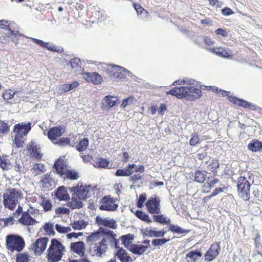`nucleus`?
Wrapping results in <instances>:
<instances>
[{
    "label": "nucleus",
    "instance_id": "f257e3e1",
    "mask_svg": "<svg viewBox=\"0 0 262 262\" xmlns=\"http://www.w3.org/2000/svg\"><path fill=\"white\" fill-rule=\"evenodd\" d=\"M183 85L186 86L176 87L167 91L166 94L174 96L178 98H185L188 101H193L199 99L202 95V91L198 85V82L192 79L185 78L175 81L172 85Z\"/></svg>",
    "mask_w": 262,
    "mask_h": 262
},
{
    "label": "nucleus",
    "instance_id": "f03ea898",
    "mask_svg": "<svg viewBox=\"0 0 262 262\" xmlns=\"http://www.w3.org/2000/svg\"><path fill=\"white\" fill-rule=\"evenodd\" d=\"M3 198L5 208L13 210L23 199V193L18 189L9 188L4 193Z\"/></svg>",
    "mask_w": 262,
    "mask_h": 262
},
{
    "label": "nucleus",
    "instance_id": "7ed1b4c3",
    "mask_svg": "<svg viewBox=\"0 0 262 262\" xmlns=\"http://www.w3.org/2000/svg\"><path fill=\"white\" fill-rule=\"evenodd\" d=\"M104 70L113 80L124 79L127 76H132V73L122 67L116 65L105 64Z\"/></svg>",
    "mask_w": 262,
    "mask_h": 262
},
{
    "label": "nucleus",
    "instance_id": "20e7f679",
    "mask_svg": "<svg viewBox=\"0 0 262 262\" xmlns=\"http://www.w3.org/2000/svg\"><path fill=\"white\" fill-rule=\"evenodd\" d=\"M108 234H110L111 236H107L106 238L104 237V235L100 232H95L92 233L90 236L86 238L87 242H96L100 241L99 242V246H106L105 243L106 242L107 240L110 241L111 242H114L115 246H117L118 242L115 238V235L113 234V231H109L107 232Z\"/></svg>",
    "mask_w": 262,
    "mask_h": 262
},
{
    "label": "nucleus",
    "instance_id": "39448f33",
    "mask_svg": "<svg viewBox=\"0 0 262 262\" xmlns=\"http://www.w3.org/2000/svg\"><path fill=\"white\" fill-rule=\"evenodd\" d=\"M71 192L77 195L82 200H85L90 198L94 193L93 188L90 185H82L78 184L77 186L70 188Z\"/></svg>",
    "mask_w": 262,
    "mask_h": 262
},
{
    "label": "nucleus",
    "instance_id": "423d86ee",
    "mask_svg": "<svg viewBox=\"0 0 262 262\" xmlns=\"http://www.w3.org/2000/svg\"><path fill=\"white\" fill-rule=\"evenodd\" d=\"M237 187L238 195L244 200H248L250 194V183L245 177L238 178Z\"/></svg>",
    "mask_w": 262,
    "mask_h": 262
},
{
    "label": "nucleus",
    "instance_id": "0eeeda50",
    "mask_svg": "<svg viewBox=\"0 0 262 262\" xmlns=\"http://www.w3.org/2000/svg\"><path fill=\"white\" fill-rule=\"evenodd\" d=\"M65 251V247H49L46 256L48 261L58 262L61 260Z\"/></svg>",
    "mask_w": 262,
    "mask_h": 262
},
{
    "label": "nucleus",
    "instance_id": "6e6552de",
    "mask_svg": "<svg viewBox=\"0 0 262 262\" xmlns=\"http://www.w3.org/2000/svg\"><path fill=\"white\" fill-rule=\"evenodd\" d=\"M118 206L114 199L110 196H105L102 199L99 209L101 210L114 211L117 210Z\"/></svg>",
    "mask_w": 262,
    "mask_h": 262
},
{
    "label": "nucleus",
    "instance_id": "1a4fd4ad",
    "mask_svg": "<svg viewBox=\"0 0 262 262\" xmlns=\"http://www.w3.org/2000/svg\"><path fill=\"white\" fill-rule=\"evenodd\" d=\"M160 200L158 198H150L146 203L147 210L152 214H159L160 212Z\"/></svg>",
    "mask_w": 262,
    "mask_h": 262
},
{
    "label": "nucleus",
    "instance_id": "9d476101",
    "mask_svg": "<svg viewBox=\"0 0 262 262\" xmlns=\"http://www.w3.org/2000/svg\"><path fill=\"white\" fill-rule=\"evenodd\" d=\"M22 237L16 234H9L6 237V246H25Z\"/></svg>",
    "mask_w": 262,
    "mask_h": 262
},
{
    "label": "nucleus",
    "instance_id": "9b49d317",
    "mask_svg": "<svg viewBox=\"0 0 262 262\" xmlns=\"http://www.w3.org/2000/svg\"><path fill=\"white\" fill-rule=\"evenodd\" d=\"M31 125L30 122L16 124L14 127L13 131L17 135L26 137L31 129Z\"/></svg>",
    "mask_w": 262,
    "mask_h": 262
},
{
    "label": "nucleus",
    "instance_id": "f8f14e48",
    "mask_svg": "<svg viewBox=\"0 0 262 262\" xmlns=\"http://www.w3.org/2000/svg\"><path fill=\"white\" fill-rule=\"evenodd\" d=\"M96 221L99 226H103L114 229L117 228L116 221L113 219L97 216Z\"/></svg>",
    "mask_w": 262,
    "mask_h": 262
},
{
    "label": "nucleus",
    "instance_id": "ddd939ff",
    "mask_svg": "<svg viewBox=\"0 0 262 262\" xmlns=\"http://www.w3.org/2000/svg\"><path fill=\"white\" fill-rule=\"evenodd\" d=\"M31 213L32 212H30L29 210L22 212L21 217L18 220L19 223L25 226H31L37 224L38 222L31 216Z\"/></svg>",
    "mask_w": 262,
    "mask_h": 262
},
{
    "label": "nucleus",
    "instance_id": "4468645a",
    "mask_svg": "<svg viewBox=\"0 0 262 262\" xmlns=\"http://www.w3.org/2000/svg\"><path fill=\"white\" fill-rule=\"evenodd\" d=\"M63 132V130L61 127H54L48 131V136L52 142L55 144L57 143V140L62 135Z\"/></svg>",
    "mask_w": 262,
    "mask_h": 262
},
{
    "label": "nucleus",
    "instance_id": "2eb2a0df",
    "mask_svg": "<svg viewBox=\"0 0 262 262\" xmlns=\"http://www.w3.org/2000/svg\"><path fill=\"white\" fill-rule=\"evenodd\" d=\"M83 78L88 82H92L94 84H97L102 81V77L97 73H84L83 74Z\"/></svg>",
    "mask_w": 262,
    "mask_h": 262
},
{
    "label": "nucleus",
    "instance_id": "dca6fc26",
    "mask_svg": "<svg viewBox=\"0 0 262 262\" xmlns=\"http://www.w3.org/2000/svg\"><path fill=\"white\" fill-rule=\"evenodd\" d=\"M228 101L236 105H238L245 108H251L253 109V108L255 107L254 105H253L251 103L243 99H238L234 96H229Z\"/></svg>",
    "mask_w": 262,
    "mask_h": 262
},
{
    "label": "nucleus",
    "instance_id": "f3484780",
    "mask_svg": "<svg viewBox=\"0 0 262 262\" xmlns=\"http://www.w3.org/2000/svg\"><path fill=\"white\" fill-rule=\"evenodd\" d=\"M28 150L30 155L36 159H40L42 157L40 148L37 147V145L34 142L28 145Z\"/></svg>",
    "mask_w": 262,
    "mask_h": 262
},
{
    "label": "nucleus",
    "instance_id": "a211bd4d",
    "mask_svg": "<svg viewBox=\"0 0 262 262\" xmlns=\"http://www.w3.org/2000/svg\"><path fill=\"white\" fill-rule=\"evenodd\" d=\"M55 196L59 201H68L70 199V195L64 186H60L57 188L55 192Z\"/></svg>",
    "mask_w": 262,
    "mask_h": 262
},
{
    "label": "nucleus",
    "instance_id": "6ab92c4d",
    "mask_svg": "<svg viewBox=\"0 0 262 262\" xmlns=\"http://www.w3.org/2000/svg\"><path fill=\"white\" fill-rule=\"evenodd\" d=\"M220 250V247H217V248H215L214 247H210L205 254V260L207 261H212L219 255Z\"/></svg>",
    "mask_w": 262,
    "mask_h": 262
},
{
    "label": "nucleus",
    "instance_id": "aec40b11",
    "mask_svg": "<svg viewBox=\"0 0 262 262\" xmlns=\"http://www.w3.org/2000/svg\"><path fill=\"white\" fill-rule=\"evenodd\" d=\"M54 168L56 172L63 176L68 169L67 165L63 160L59 159L54 164Z\"/></svg>",
    "mask_w": 262,
    "mask_h": 262
},
{
    "label": "nucleus",
    "instance_id": "412c9836",
    "mask_svg": "<svg viewBox=\"0 0 262 262\" xmlns=\"http://www.w3.org/2000/svg\"><path fill=\"white\" fill-rule=\"evenodd\" d=\"M92 11V17L96 20L102 21L106 19V15L105 12L98 7H94Z\"/></svg>",
    "mask_w": 262,
    "mask_h": 262
},
{
    "label": "nucleus",
    "instance_id": "4be33fe9",
    "mask_svg": "<svg viewBox=\"0 0 262 262\" xmlns=\"http://www.w3.org/2000/svg\"><path fill=\"white\" fill-rule=\"evenodd\" d=\"M117 100V98L114 96H105L102 100V108L108 109L114 106L116 104Z\"/></svg>",
    "mask_w": 262,
    "mask_h": 262
},
{
    "label": "nucleus",
    "instance_id": "5701e85b",
    "mask_svg": "<svg viewBox=\"0 0 262 262\" xmlns=\"http://www.w3.org/2000/svg\"><path fill=\"white\" fill-rule=\"evenodd\" d=\"M83 201L73 193L72 200L69 203V206L72 209H80L82 207Z\"/></svg>",
    "mask_w": 262,
    "mask_h": 262
},
{
    "label": "nucleus",
    "instance_id": "b1692460",
    "mask_svg": "<svg viewBox=\"0 0 262 262\" xmlns=\"http://www.w3.org/2000/svg\"><path fill=\"white\" fill-rule=\"evenodd\" d=\"M31 39L37 45L41 47L45 48L49 51H58V50L56 49V47L52 42H46L42 40L34 38H31Z\"/></svg>",
    "mask_w": 262,
    "mask_h": 262
},
{
    "label": "nucleus",
    "instance_id": "393cba45",
    "mask_svg": "<svg viewBox=\"0 0 262 262\" xmlns=\"http://www.w3.org/2000/svg\"><path fill=\"white\" fill-rule=\"evenodd\" d=\"M115 256L119 259L121 262H132L133 260L127 252L122 248H120Z\"/></svg>",
    "mask_w": 262,
    "mask_h": 262
},
{
    "label": "nucleus",
    "instance_id": "a878e982",
    "mask_svg": "<svg viewBox=\"0 0 262 262\" xmlns=\"http://www.w3.org/2000/svg\"><path fill=\"white\" fill-rule=\"evenodd\" d=\"M202 256V253L199 250L190 251L186 254L187 262H197Z\"/></svg>",
    "mask_w": 262,
    "mask_h": 262
},
{
    "label": "nucleus",
    "instance_id": "bb28decb",
    "mask_svg": "<svg viewBox=\"0 0 262 262\" xmlns=\"http://www.w3.org/2000/svg\"><path fill=\"white\" fill-rule=\"evenodd\" d=\"M210 50L212 52L222 57H228L232 56V53L227 49L215 48Z\"/></svg>",
    "mask_w": 262,
    "mask_h": 262
},
{
    "label": "nucleus",
    "instance_id": "cd10ccee",
    "mask_svg": "<svg viewBox=\"0 0 262 262\" xmlns=\"http://www.w3.org/2000/svg\"><path fill=\"white\" fill-rule=\"evenodd\" d=\"M53 179L50 173H47L44 175L41 179V183L42 186L47 189H49L53 183Z\"/></svg>",
    "mask_w": 262,
    "mask_h": 262
},
{
    "label": "nucleus",
    "instance_id": "c85d7f7f",
    "mask_svg": "<svg viewBox=\"0 0 262 262\" xmlns=\"http://www.w3.org/2000/svg\"><path fill=\"white\" fill-rule=\"evenodd\" d=\"M107 247H93V249H90V252L92 256L101 257L105 253Z\"/></svg>",
    "mask_w": 262,
    "mask_h": 262
},
{
    "label": "nucleus",
    "instance_id": "c756f323",
    "mask_svg": "<svg viewBox=\"0 0 262 262\" xmlns=\"http://www.w3.org/2000/svg\"><path fill=\"white\" fill-rule=\"evenodd\" d=\"M79 86V83L77 81H74L71 84H64L60 86V90L61 92L65 93L71 90H75Z\"/></svg>",
    "mask_w": 262,
    "mask_h": 262
},
{
    "label": "nucleus",
    "instance_id": "7c9ffc66",
    "mask_svg": "<svg viewBox=\"0 0 262 262\" xmlns=\"http://www.w3.org/2000/svg\"><path fill=\"white\" fill-rule=\"evenodd\" d=\"M207 169L212 172L213 174L216 175L219 167V161L216 160H211L207 165Z\"/></svg>",
    "mask_w": 262,
    "mask_h": 262
},
{
    "label": "nucleus",
    "instance_id": "2f4dec72",
    "mask_svg": "<svg viewBox=\"0 0 262 262\" xmlns=\"http://www.w3.org/2000/svg\"><path fill=\"white\" fill-rule=\"evenodd\" d=\"M207 172L206 171H196L194 174V181L199 183H203L206 180Z\"/></svg>",
    "mask_w": 262,
    "mask_h": 262
},
{
    "label": "nucleus",
    "instance_id": "473e14b6",
    "mask_svg": "<svg viewBox=\"0 0 262 262\" xmlns=\"http://www.w3.org/2000/svg\"><path fill=\"white\" fill-rule=\"evenodd\" d=\"M249 150L256 152L262 149V142L258 140H255L250 143L248 145Z\"/></svg>",
    "mask_w": 262,
    "mask_h": 262
},
{
    "label": "nucleus",
    "instance_id": "72a5a7b5",
    "mask_svg": "<svg viewBox=\"0 0 262 262\" xmlns=\"http://www.w3.org/2000/svg\"><path fill=\"white\" fill-rule=\"evenodd\" d=\"M88 224V223L87 222L82 220H79L71 224V226L75 230H82L84 229Z\"/></svg>",
    "mask_w": 262,
    "mask_h": 262
},
{
    "label": "nucleus",
    "instance_id": "f704fd0d",
    "mask_svg": "<svg viewBox=\"0 0 262 262\" xmlns=\"http://www.w3.org/2000/svg\"><path fill=\"white\" fill-rule=\"evenodd\" d=\"M154 220L156 222L165 225H169L170 223V219L163 214L154 215Z\"/></svg>",
    "mask_w": 262,
    "mask_h": 262
},
{
    "label": "nucleus",
    "instance_id": "c9c22d12",
    "mask_svg": "<svg viewBox=\"0 0 262 262\" xmlns=\"http://www.w3.org/2000/svg\"><path fill=\"white\" fill-rule=\"evenodd\" d=\"M71 65L72 70L75 72L81 71V61L79 58H76L71 60Z\"/></svg>",
    "mask_w": 262,
    "mask_h": 262
},
{
    "label": "nucleus",
    "instance_id": "e433bc0d",
    "mask_svg": "<svg viewBox=\"0 0 262 262\" xmlns=\"http://www.w3.org/2000/svg\"><path fill=\"white\" fill-rule=\"evenodd\" d=\"M110 164V162L105 159L98 158L96 159L94 164V166L97 167H107Z\"/></svg>",
    "mask_w": 262,
    "mask_h": 262
},
{
    "label": "nucleus",
    "instance_id": "4c0bfd02",
    "mask_svg": "<svg viewBox=\"0 0 262 262\" xmlns=\"http://www.w3.org/2000/svg\"><path fill=\"white\" fill-rule=\"evenodd\" d=\"M0 167L3 170H8L11 168L10 162L7 156L0 157Z\"/></svg>",
    "mask_w": 262,
    "mask_h": 262
},
{
    "label": "nucleus",
    "instance_id": "58836bf2",
    "mask_svg": "<svg viewBox=\"0 0 262 262\" xmlns=\"http://www.w3.org/2000/svg\"><path fill=\"white\" fill-rule=\"evenodd\" d=\"M71 251L78 254L81 258H86L85 247H70Z\"/></svg>",
    "mask_w": 262,
    "mask_h": 262
},
{
    "label": "nucleus",
    "instance_id": "ea45409f",
    "mask_svg": "<svg viewBox=\"0 0 262 262\" xmlns=\"http://www.w3.org/2000/svg\"><path fill=\"white\" fill-rule=\"evenodd\" d=\"M169 230L176 233H186L188 231L178 225H174V224H169Z\"/></svg>",
    "mask_w": 262,
    "mask_h": 262
},
{
    "label": "nucleus",
    "instance_id": "a19ab883",
    "mask_svg": "<svg viewBox=\"0 0 262 262\" xmlns=\"http://www.w3.org/2000/svg\"><path fill=\"white\" fill-rule=\"evenodd\" d=\"M7 31L9 32V34L10 35V39L14 42L16 45H17L18 42V39L17 38L18 35L20 36V34H18V31L12 30L11 28L9 27V29L7 30Z\"/></svg>",
    "mask_w": 262,
    "mask_h": 262
},
{
    "label": "nucleus",
    "instance_id": "79ce46f5",
    "mask_svg": "<svg viewBox=\"0 0 262 262\" xmlns=\"http://www.w3.org/2000/svg\"><path fill=\"white\" fill-rule=\"evenodd\" d=\"M133 172L134 171H130V169H127V168L119 169L116 171L115 175L117 177L130 176Z\"/></svg>",
    "mask_w": 262,
    "mask_h": 262
},
{
    "label": "nucleus",
    "instance_id": "37998d69",
    "mask_svg": "<svg viewBox=\"0 0 262 262\" xmlns=\"http://www.w3.org/2000/svg\"><path fill=\"white\" fill-rule=\"evenodd\" d=\"M43 228L48 235H54L55 234L53 224L51 223H46Z\"/></svg>",
    "mask_w": 262,
    "mask_h": 262
},
{
    "label": "nucleus",
    "instance_id": "c03bdc74",
    "mask_svg": "<svg viewBox=\"0 0 262 262\" xmlns=\"http://www.w3.org/2000/svg\"><path fill=\"white\" fill-rule=\"evenodd\" d=\"M129 251L133 253L138 255L143 254L148 247H130Z\"/></svg>",
    "mask_w": 262,
    "mask_h": 262
},
{
    "label": "nucleus",
    "instance_id": "a18cd8bd",
    "mask_svg": "<svg viewBox=\"0 0 262 262\" xmlns=\"http://www.w3.org/2000/svg\"><path fill=\"white\" fill-rule=\"evenodd\" d=\"M63 176L71 180H76L78 178V173L76 171L68 169L66 171Z\"/></svg>",
    "mask_w": 262,
    "mask_h": 262
},
{
    "label": "nucleus",
    "instance_id": "49530a36",
    "mask_svg": "<svg viewBox=\"0 0 262 262\" xmlns=\"http://www.w3.org/2000/svg\"><path fill=\"white\" fill-rule=\"evenodd\" d=\"M25 139V136L15 134L13 142L17 147H20L23 146Z\"/></svg>",
    "mask_w": 262,
    "mask_h": 262
},
{
    "label": "nucleus",
    "instance_id": "de8ad7c7",
    "mask_svg": "<svg viewBox=\"0 0 262 262\" xmlns=\"http://www.w3.org/2000/svg\"><path fill=\"white\" fill-rule=\"evenodd\" d=\"M41 205L45 211H48L52 209V203L51 201L48 199H46L45 198L42 199Z\"/></svg>",
    "mask_w": 262,
    "mask_h": 262
},
{
    "label": "nucleus",
    "instance_id": "09e8293b",
    "mask_svg": "<svg viewBox=\"0 0 262 262\" xmlns=\"http://www.w3.org/2000/svg\"><path fill=\"white\" fill-rule=\"evenodd\" d=\"M134 235L131 234L122 236L121 237L122 244L124 246H128L134 239Z\"/></svg>",
    "mask_w": 262,
    "mask_h": 262
},
{
    "label": "nucleus",
    "instance_id": "8fccbe9b",
    "mask_svg": "<svg viewBox=\"0 0 262 262\" xmlns=\"http://www.w3.org/2000/svg\"><path fill=\"white\" fill-rule=\"evenodd\" d=\"M89 145V140L87 139H84L81 140L77 145V149L79 151H82L86 149Z\"/></svg>",
    "mask_w": 262,
    "mask_h": 262
},
{
    "label": "nucleus",
    "instance_id": "3c124183",
    "mask_svg": "<svg viewBox=\"0 0 262 262\" xmlns=\"http://www.w3.org/2000/svg\"><path fill=\"white\" fill-rule=\"evenodd\" d=\"M137 216L140 219L147 222V223H151V220L149 218L148 215L146 214L145 213L142 212V211H137L136 213Z\"/></svg>",
    "mask_w": 262,
    "mask_h": 262
},
{
    "label": "nucleus",
    "instance_id": "603ef678",
    "mask_svg": "<svg viewBox=\"0 0 262 262\" xmlns=\"http://www.w3.org/2000/svg\"><path fill=\"white\" fill-rule=\"evenodd\" d=\"M9 125L8 123L1 120L0 121V134H7L9 132Z\"/></svg>",
    "mask_w": 262,
    "mask_h": 262
},
{
    "label": "nucleus",
    "instance_id": "864d4df0",
    "mask_svg": "<svg viewBox=\"0 0 262 262\" xmlns=\"http://www.w3.org/2000/svg\"><path fill=\"white\" fill-rule=\"evenodd\" d=\"M29 256L27 253H19L16 255V262H28Z\"/></svg>",
    "mask_w": 262,
    "mask_h": 262
},
{
    "label": "nucleus",
    "instance_id": "5fc2aeb1",
    "mask_svg": "<svg viewBox=\"0 0 262 262\" xmlns=\"http://www.w3.org/2000/svg\"><path fill=\"white\" fill-rule=\"evenodd\" d=\"M55 229L58 232L61 233H67L71 231L70 227L62 226L58 224H56Z\"/></svg>",
    "mask_w": 262,
    "mask_h": 262
},
{
    "label": "nucleus",
    "instance_id": "6e6d98bb",
    "mask_svg": "<svg viewBox=\"0 0 262 262\" xmlns=\"http://www.w3.org/2000/svg\"><path fill=\"white\" fill-rule=\"evenodd\" d=\"M16 91H14L11 89L7 90L5 93H3V97L4 99L8 100L12 98L16 93Z\"/></svg>",
    "mask_w": 262,
    "mask_h": 262
},
{
    "label": "nucleus",
    "instance_id": "4d7b16f0",
    "mask_svg": "<svg viewBox=\"0 0 262 262\" xmlns=\"http://www.w3.org/2000/svg\"><path fill=\"white\" fill-rule=\"evenodd\" d=\"M49 241V239L47 237H43L37 239L33 246H46L48 242Z\"/></svg>",
    "mask_w": 262,
    "mask_h": 262
},
{
    "label": "nucleus",
    "instance_id": "13d9d810",
    "mask_svg": "<svg viewBox=\"0 0 262 262\" xmlns=\"http://www.w3.org/2000/svg\"><path fill=\"white\" fill-rule=\"evenodd\" d=\"M1 221L3 222V227L8 226L9 225H12L14 223V220L13 217H9L8 218H2Z\"/></svg>",
    "mask_w": 262,
    "mask_h": 262
},
{
    "label": "nucleus",
    "instance_id": "bf43d9fd",
    "mask_svg": "<svg viewBox=\"0 0 262 262\" xmlns=\"http://www.w3.org/2000/svg\"><path fill=\"white\" fill-rule=\"evenodd\" d=\"M70 212V210L64 207H58L55 210V213L57 216L61 214H67Z\"/></svg>",
    "mask_w": 262,
    "mask_h": 262
},
{
    "label": "nucleus",
    "instance_id": "052dcab7",
    "mask_svg": "<svg viewBox=\"0 0 262 262\" xmlns=\"http://www.w3.org/2000/svg\"><path fill=\"white\" fill-rule=\"evenodd\" d=\"M32 169L34 171H39L41 172L46 171L45 166L41 163H35L34 164Z\"/></svg>",
    "mask_w": 262,
    "mask_h": 262
},
{
    "label": "nucleus",
    "instance_id": "680f3d73",
    "mask_svg": "<svg viewBox=\"0 0 262 262\" xmlns=\"http://www.w3.org/2000/svg\"><path fill=\"white\" fill-rule=\"evenodd\" d=\"M200 143L199 136L197 134L192 135L191 138L190 140L189 143L191 146H195Z\"/></svg>",
    "mask_w": 262,
    "mask_h": 262
},
{
    "label": "nucleus",
    "instance_id": "e2e57ef3",
    "mask_svg": "<svg viewBox=\"0 0 262 262\" xmlns=\"http://www.w3.org/2000/svg\"><path fill=\"white\" fill-rule=\"evenodd\" d=\"M55 144H58L60 146L70 145V139L67 137L59 138L57 143H55Z\"/></svg>",
    "mask_w": 262,
    "mask_h": 262
},
{
    "label": "nucleus",
    "instance_id": "0e129e2a",
    "mask_svg": "<svg viewBox=\"0 0 262 262\" xmlns=\"http://www.w3.org/2000/svg\"><path fill=\"white\" fill-rule=\"evenodd\" d=\"M169 239L161 238V239H155L152 240V244L154 246H162L165 244L166 242L169 241Z\"/></svg>",
    "mask_w": 262,
    "mask_h": 262
},
{
    "label": "nucleus",
    "instance_id": "69168bd1",
    "mask_svg": "<svg viewBox=\"0 0 262 262\" xmlns=\"http://www.w3.org/2000/svg\"><path fill=\"white\" fill-rule=\"evenodd\" d=\"M212 90H213V91L219 94H221V95H222L223 96H228V97L229 96H230L229 95L230 94L229 92L225 91L222 90L221 89H219V88L217 87L213 88Z\"/></svg>",
    "mask_w": 262,
    "mask_h": 262
},
{
    "label": "nucleus",
    "instance_id": "338daca9",
    "mask_svg": "<svg viewBox=\"0 0 262 262\" xmlns=\"http://www.w3.org/2000/svg\"><path fill=\"white\" fill-rule=\"evenodd\" d=\"M47 247H33L32 249L34 251L36 255H41L45 250Z\"/></svg>",
    "mask_w": 262,
    "mask_h": 262
},
{
    "label": "nucleus",
    "instance_id": "774afa93",
    "mask_svg": "<svg viewBox=\"0 0 262 262\" xmlns=\"http://www.w3.org/2000/svg\"><path fill=\"white\" fill-rule=\"evenodd\" d=\"M149 233L150 236H154L155 237H162L164 235V234L166 233V232L163 231L150 230L149 231Z\"/></svg>",
    "mask_w": 262,
    "mask_h": 262
}]
</instances>
